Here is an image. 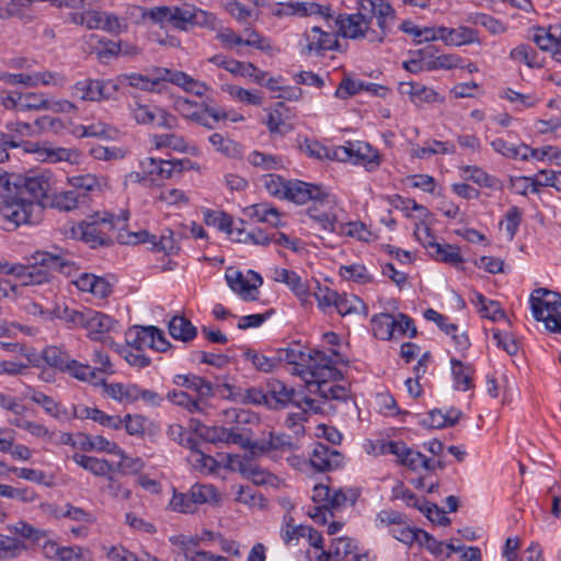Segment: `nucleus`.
<instances>
[{"label":"nucleus","mask_w":561,"mask_h":561,"mask_svg":"<svg viewBox=\"0 0 561 561\" xmlns=\"http://www.w3.org/2000/svg\"><path fill=\"white\" fill-rule=\"evenodd\" d=\"M42 358L51 368L68 374L78 380H89L94 375L89 364H83L72 358L61 346L49 345L42 352Z\"/></svg>","instance_id":"423d86ee"},{"label":"nucleus","mask_w":561,"mask_h":561,"mask_svg":"<svg viewBox=\"0 0 561 561\" xmlns=\"http://www.w3.org/2000/svg\"><path fill=\"white\" fill-rule=\"evenodd\" d=\"M186 32L190 27L201 26L214 28L216 18L213 13L202 10L195 5L186 4Z\"/></svg>","instance_id":"09e8293b"},{"label":"nucleus","mask_w":561,"mask_h":561,"mask_svg":"<svg viewBox=\"0 0 561 561\" xmlns=\"http://www.w3.org/2000/svg\"><path fill=\"white\" fill-rule=\"evenodd\" d=\"M144 16L161 27L172 26L175 30L186 32V4L158 5L145 12Z\"/></svg>","instance_id":"9b49d317"},{"label":"nucleus","mask_w":561,"mask_h":561,"mask_svg":"<svg viewBox=\"0 0 561 561\" xmlns=\"http://www.w3.org/2000/svg\"><path fill=\"white\" fill-rule=\"evenodd\" d=\"M28 264H9L0 261V275H12L23 286L48 282L54 272L70 273L71 264L65 257L48 252H36Z\"/></svg>","instance_id":"7ed1b4c3"},{"label":"nucleus","mask_w":561,"mask_h":561,"mask_svg":"<svg viewBox=\"0 0 561 561\" xmlns=\"http://www.w3.org/2000/svg\"><path fill=\"white\" fill-rule=\"evenodd\" d=\"M339 356L335 350L316 351V357L308 368L297 369V375L306 380L311 393H317L325 400L346 401L350 398V389L336 383L342 379L341 371L333 366Z\"/></svg>","instance_id":"f03ea898"},{"label":"nucleus","mask_w":561,"mask_h":561,"mask_svg":"<svg viewBox=\"0 0 561 561\" xmlns=\"http://www.w3.org/2000/svg\"><path fill=\"white\" fill-rule=\"evenodd\" d=\"M71 459L84 470L91 472L95 477H105L113 471V465L106 459L75 453Z\"/></svg>","instance_id":"4c0bfd02"},{"label":"nucleus","mask_w":561,"mask_h":561,"mask_svg":"<svg viewBox=\"0 0 561 561\" xmlns=\"http://www.w3.org/2000/svg\"><path fill=\"white\" fill-rule=\"evenodd\" d=\"M68 183L75 194H78L82 206H87L94 196H100L107 186L103 178L90 173L68 178Z\"/></svg>","instance_id":"ddd939ff"},{"label":"nucleus","mask_w":561,"mask_h":561,"mask_svg":"<svg viewBox=\"0 0 561 561\" xmlns=\"http://www.w3.org/2000/svg\"><path fill=\"white\" fill-rule=\"evenodd\" d=\"M249 274L252 277V283L239 271H228L226 279L231 290L240 295L242 299L255 300L257 297L253 293L263 284V278L253 271H250Z\"/></svg>","instance_id":"2eb2a0df"},{"label":"nucleus","mask_w":561,"mask_h":561,"mask_svg":"<svg viewBox=\"0 0 561 561\" xmlns=\"http://www.w3.org/2000/svg\"><path fill=\"white\" fill-rule=\"evenodd\" d=\"M208 140L218 152L228 158L238 159L242 157L241 145L232 139L224 137V135L219 133L210 135Z\"/></svg>","instance_id":"3c124183"},{"label":"nucleus","mask_w":561,"mask_h":561,"mask_svg":"<svg viewBox=\"0 0 561 561\" xmlns=\"http://www.w3.org/2000/svg\"><path fill=\"white\" fill-rule=\"evenodd\" d=\"M332 158L364 165L369 172L377 170L381 163L378 150L363 141H347L344 146L332 148Z\"/></svg>","instance_id":"0eeeda50"},{"label":"nucleus","mask_w":561,"mask_h":561,"mask_svg":"<svg viewBox=\"0 0 561 561\" xmlns=\"http://www.w3.org/2000/svg\"><path fill=\"white\" fill-rule=\"evenodd\" d=\"M358 499V492L353 489L334 490L331 492L329 506L331 510H340L342 507L352 506Z\"/></svg>","instance_id":"774afa93"},{"label":"nucleus","mask_w":561,"mask_h":561,"mask_svg":"<svg viewBox=\"0 0 561 561\" xmlns=\"http://www.w3.org/2000/svg\"><path fill=\"white\" fill-rule=\"evenodd\" d=\"M316 351L307 352L306 346L300 342H291L286 347L278 348L277 354L279 364L286 362L295 366V374H297V369L308 368L310 363L313 362Z\"/></svg>","instance_id":"aec40b11"},{"label":"nucleus","mask_w":561,"mask_h":561,"mask_svg":"<svg viewBox=\"0 0 561 561\" xmlns=\"http://www.w3.org/2000/svg\"><path fill=\"white\" fill-rule=\"evenodd\" d=\"M248 214L259 222H267L277 227L280 222V215L277 208L266 203L254 204L248 207Z\"/></svg>","instance_id":"de8ad7c7"},{"label":"nucleus","mask_w":561,"mask_h":561,"mask_svg":"<svg viewBox=\"0 0 561 561\" xmlns=\"http://www.w3.org/2000/svg\"><path fill=\"white\" fill-rule=\"evenodd\" d=\"M288 181L289 180H285L283 176L274 173L263 175L262 178V183L266 192L278 199H286Z\"/></svg>","instance_id":"680f3d73"},{"label":"nucleus","mask_w":561,"mask_h":561,"mask_svg":"<svg viewBox=\"0 0 561 561\" xmlns=\"http://www.w3.org/2000/svg\"><path fill=\"white\" fill-rule=\"evenodd\" d=\"M188 491L196 507L203 504H216L220 500L217 489L211 484L195 483Z\"/></svg>","instance_id":"8fccbe9b"},{"label":"nucleus","mask_w":561,"mask_h":561,"mask_svg":"<svg viewBox=\"0 0 561 561\" xmlns=\"http://www.w3.org/2000/svg\"><path fill=\"white\" fill-rule=\"evenodd\" d=\"M89 308L75 309L68 306H56L53 309L54 318L62 320L70 329H84Z\"/></svg>","instance_id":"37998d69"},{"label":"nucleus","mask_w":561,"mask_h":561,"mask_svg":"<svg viewBox=\"0 0 561 561\" xmlns=\"http://www.w3.org/2000/svg\"><path fill=\"white\" fill-rule=\"evenodd\" d=\"M27 396L33 402L41 405L44 409V411L54 419L58 421L70 420V413L61 403L57 402L54 398L35 389H30Z\"/></svg>","instance_id":"72a5a7b5"},{"label":"nucleus","mask_w":561,"mask_h":561,"mask_svg":"<svg viewBox=\"0 0 561 561\" xmlns=\"http://www.w3.org/2000/svg\"><path fill=\"white\" fill-rule=\"evenodd\" d=\"M460 171L467 180H471L480 187H486L495 191L502 190V182L494 175L489 174L478 165H463Z\"/></svg>","instance_id":"ea45409f"},{"label":"nucleus","mask_w":561,"mask_h":561,"mask_svg":"<svg viewBox=\"0 0 561 561\" xmlns=\"http://www.w3.org/2000/svg\"><path fill=\"white\" fill-rule=\"evenodd\" d=\"M287 185L286 199L298 205H304L309 202L312 204L327 191V188L321 185L300 180H289Z\"/></svg>","instance_id":"6ab92c4d"},{"label":"nucleus","mask_w":561,"mask_h":561,"mask_svg":"<svg viewBox=\"0 0 561 561\" xmlns=\"http://www.w3.org/2000/svg\"><path fill=\"white\" fill-rule=\"evenodd\" d=\"M398 91L402 95H408L410 101L415 105L444 101V98H442L434 89L428 88L421 82H400Z\"/></svg>","instance_id":"5701e85b"},{"label":"nucleus","mask_w":561,"mask_h":561,"mask_svg":"<svg viewBox=\"0 0 561 561\" xmlns=\"http://www.w3.org/2000/svg\"><path fill=\"white\" fill-rule=\"evenodd\" d=\"M116 324L117 321L105 313L93 309L87 311L84 330L87 331L88 337L93 341H104L107 334L115 330Z\"/></svg>","instance_id":"a211bd4d"},{"label":"nucleus","mask_w":561,"mask_h":561,"mask_svg":"<svg viewBox=\"0 0 561 561\" xmlns=\"http://www.w3.org/2000/svg\"><path fill=\"white\" fill-rule=\"evenodd\" d=\"M450 365L455 389L459 391H468L473 388V366L471 364L462 363L457 358H451Z\"/></svg>","instance_id":"c9c22d12"},{"label":"nucleus","mask_w":561,"mask_h":561,"mask_svg":"<svg viewBox=\"0 0 561 561\" xmlns=\"http://www.w3.org/2000/svg\"><path fill=\"white\" fill-rule=\"evenodd\" d=\"M300 405L296 401V391L285 382L273 379L266 385V407L273 410L286 408L288 404Z\"/></svg>","instance_id":"4468645a"},{"label":"nucleus","mask_w":561,"mask_h":561,"mask_svg":"<svg viewBox=\"0 0 561 561\" xmlns=\"http://www.w3.org/2000/svg\"><path fill=\"white\" fill-rule=\"evenodd\" d=\"M163 68H156L149 75L141 73H125L122 75L119 80V85L122 83H127L129 87L142 90V91H159L160 87L163 82H167V76L162 75L160 71Z\"/></svg>","instance_id":"412c9836"},{"label":"nucleus","mask_w":561,"mask_h":561,"mask_svg":"<svg viewBox=\"0 0 561 561\" xmlns=\"http://www.w3.org/2000/svg\"><path fill=\"white\" fill-rule=\"evenodd\" d=\"M332 561H369L366 552H360L353 539L340 537L331 543Z\"/></svg>","instance_id":"b1692460"},{"label":"nucleus","mask_w":561,"mask_h":561,"mask_svg":"<svg viewBox=\"0 0 561 561\" xmlns=\"http://www.w3.org/2000/svg\"><path fill=\"white\" fill-rule=\"evenodd\" d=\"M359 10L368 11L371 16H376L380 30L391 32L397 15L389 0H359Z\"/></svg>","instance_id":"dca6fc26"},{"label":"nucleus","mask_w":561,"mask_h":561,"mask_svg":"<svg viewBox=\"0 0 561 561\" xmlns=\"http://www.w3.org/2000/svg\"><path fill=\"white\" fill-rule=\"evenodd\" d=\"M7 173L0 174V217L7 230H14L20 225H35L41 220L42 201L53 187L49 171H37L25 178Z\"/></svg>","instance_id":"f257e3e1"},{"label":"nucleus","mask_w":561,"mask_h":561,"mask_svg":"<svg viewBox=\"0 0 561 561\" xmlns=\"http://www.w3.org/2000/svg\"><path fill=\"white\" fill-rule=\"evenodd\" d=\"M396 324L394 316L388 312L374 314L370 319L373 334L381 341L396 339Z\"/></svg>","instance_id":"e433bc0d"},{"label":"nucleus","mask_w":561,"mask_h":561,"mask_svg":"<svg viewBox=\"0 0 561 561\" xmlns=\"http://www.w3.org/2000/svg\"><path fill=\"white\" fill-rule=\"evenodd\" d=\"M533 317L547 330L561 333V295L547 288L535 289L529 297Z\"/></svg>","instance_id":"39448f33"},{"label":"nucleus","mask_w":561,"mask_h":561,"mask_svg":"<svg viewBox=\"0 0 561 561\" xmlns=\"http://www.w3.org/2000/svg\"><path fill=\"white\" fill-rule=\"evenodd\" d=\"M423 233L425 234V240L422 239L420 233H417V238L422 241L424 248L428 251V254L433 259L455 267H458L463 263L465 260L461 255L459 247L436 242L434 237L431 236V230L428 227H424Z\"/></svg>","instance_id":"f8f14e48"},{"label":"nucleus","mask_w":561,"mask_h":561,"mask_svg":"<svg viewBox=\"0 0 561 561\" xmlns=\"http://www.w3.org/2000/svg\"><path fill=\"white\" fill-rule=\"evenodd\" d=\"M128 217L127 210H122L117 216L107 211H96L79 224L81 239L91 248L107 247L113 242L111 233L115 229H124Z\"/></svg>","instance_id":"20e7f679"},{"label":"nucleus","mask_w":561,"mask_h":561,"mask_svg":"<svg viewBox=\"0 0 561 561\" xmlns=\"http://www.w3.org/2000/svg\"><path fill=\"white\" fill-rule=\"evenodd\" d=\"M247 160L253 167L264 171L279 170L283 168V161L279 157L257 150L250 152Z\"/></svg>","instance_id":"4d7b16f0"},{"label":"nucleus","mask_w":561,"mask_h":561,"mask_svg":"<svg viewBox=\"0 0 561 561\" xmlns=\"http://www.w3.org/2000/svg\"><path fill=\"white\" fill-rule=\"evenodd\" d=\"M118 239L121 243L125 244L149 243L152 251L164 253L168 252V249L172 243L170 238H158L154 234H150L147 230H140L138 232H130L126 234L119 233Z\"/></svg>","instance_id":"a878e982"},{"label":"nucleus","mask_w":561,"mask_h":561,"mask_svg":"<svg viewBox=\"0 0 561 561\" xmlns=\"http://www.w3.org/2000/svg\"><path fill=\"white\" fill-rule=\"evenodd\" d=\"M297 448L296 442L293 439L290 435L284 433H273L268 434V438L263 440L262 449H273V450H282V451H290Z\"/></svg>","instance_id":"0e129e2a"},{"label":"nucleus","mask_w":561,"mask_h":561,"mask_svg":"<svg viewBox=\"0 0 561 561\" xmlns=\"http://www.w3.org/2000/svg\"><path fill=\"white\" fill-rule=\"evenodd\" d=\"M561 35V25H550L548 27H534L529 38L543 51L551 53L558 48V38Z\"/></svg>","instance_id":"473e14b6"},{"label":"nucleus","mask_w":561,"mask_h":561,"mask_svg":"<svg viewBox=\"0 0 561 561\" xmlns=\"http://www.w3.org/2000/svg\"><path fill=\"white\" fill-rule=\"evenodd\" d=\"M125 340L129 346L142 351L151 348L158 352H165L171 346L163 332L153 325L133 327L127 330Z\"/></svg>","instance_id":"9d476101"},{"label":"nucleus","mask_w":561,"mask_h":561,"mask_svg":"<svg viewBox=\"0 0 561 561\" xmlns=\"http://www.w3.org/2000/svg\"><path fill=\"white\" fill-rule=\"evenodd\" d=\"M7 530L11 534L20 536L23 539H28L33 542H38L46 536V533L38 529L25 520H19L15 524L8 525Z\"/></svg>","instance_id":"69168bd1"},{"label":"nucleus","mask_w":561,"mask_h":561,"mask_svg":"<svg viewBox=\"0 0 561 561\" xmlns=\"http://www.w3.org/2000/svg\"><path fill=\"white\" fill-rule=\"evenodd\" d=\"M339 46L337 35L333 32H324L319 26L307 28L299 39L298 47L304 56H324L329 50Z\"/></svg>","instance_id":"1a4fd4ad"},{"label":"nucleus","mask_w":561,"mask_h":561,"mask_svg":"<svg viewBox=\"0 0 561 561\" xmlns=\"http://www.w3.org/2000/svg\"><path fill=\"white\" fill-rule=\"evenodd\" d=\"M195 433L205 442L211 444L227 443L244 445V437L242 434L222 426H207L203 423H198V427H195Z\"/></svg>","instance_id":"4be33fe9"},{"label":"nucleus","mask_w":561,"mask_h":561,"mask_svg":"<svg viewBox=\"0 0 561 561\" xmlns=\"http://www.w3.org/2000/svg\"><path fill=\"white\" fill-rule=\"evenodd\" d=\"M510 58L519 64H524L529 68H540L541 64L538 59V53L528 44H520L513 48Z\"/></svg>","instance_id":"6e6d98bb"},{"label":"nucleus","mask_w":561,"mask_h":561,"mask_svg":"<svg viewBox=\"0 0 561 561\" xmlns=\"http://www.w3.org/2000/svg\"><path fill=\"white\" fill-rule=\"evenodd\" d=\"M274 280L286 284L301 300H305L309 296L308 285L294 271L276 268L274 271Z\"/></svg>","instance_id":"58836bf2"},{"label":"nucleus","mask_w":561,"mask_h":561,"mask_svg":"<svg viewBox=\"0 0 561 561\" xmlns=\"http://www.w3.org/2000/svg\"><path fill=\"white\" fill-rule=\"evenodd\" d=\"M491 147L493 150L501 156L514 159V160H522L527 161V145L526 144H518L514 145L508 141H506L503 138H495L491 141Z\"/></svg>","instance_id":"a18cd8bd"},{"label":"nucleus","mask_w":561,"mask_h":561,"mask_svg":"<svg viewBox=\"0 0 561 561\" xmlns=\"http://www.w3.org/2000/svg\"><path fill=\"white\" fill-rule=\"evenodd\" d=\"M169 333L174 340L184 343L193 341L197 335V329L183 316H174L168 324Z\"/></svg>","instance_id":"79ce46f5"},{"label":"nucleus","mask_w":561,"mask_h":561,"mask_svg":"<svg viewBox=\"0 0 561 561\" xmlns=\"http://www.w3.org/2000/svg\"><path fill=\"white\" fill-rule=\"evenodd\" d=\"M283 108H285V104L279 102L267 113L265 125L271 134L285 135L291 130V126L284 121Z\"/></svg>","instance_id":"603ef678"},{"label":"nucleus","mask_w":561,"mask_h":561,"mask_svg":"<svg viewBox=\"0 0 561 561\" xmlns=\"http://www.w3.org/2000/svg\"><path fill=\"white\" fill-rule=\"evenodd\" d=\"M173 382L176 386L195 391L199 400L215 396L213 383L207 379L194 374L175 375Z\"/></svg>","instance_id":"7c9ffc66"},{"label":"nucleus","mask_w":561,"mask_h":561,"mask_svg":"<svg viewBox=\"0 0 561 561\" xmlns=\"http://www.w3.org/2000/svg\"><path fill=\"white\" fill-rule=\"evenodd\" d=\"M167 398L169 401L179 407L184 408L190 413H202L204 411L202 400L194 399L188 393L182 390L169 391Z\"/></svg>","instance_id":"bf43d9fd"},{"label":"nucleus","mask_w":561,"mask_h":561,"mask_svg":"<svg viewBox=\"0 0 561 561\" xmlns=\"http://www.w3.org/2000/svg\"><path fill=\"white\" fill-rule=\"evenodd\" d=\"M103 388L106 396L121 403H131L137 401L138 386L135 383H106L103 381Z\"/></svg>","instance_id":"a19ab883"},{"label":"nucleus","mask_w":561,"mask_h":561,"mask_svg":"<svg viewBox=\"0 0 561 561\" xmlns=\"http://www.w3.org/2000/svg\"><path fill=\"white\" fill-rule=\"evenodd\" d=\"M440 41L449 46H462L479 42L478 31L469 26L450 28L440 26Z\"/></svg>","instance_id":"2f4dec72"},{"label":"nucleus","mask_w":561,"mask_h":561,"mask_svg":"<svg viewBox=\"0 0 561 561\" xmlns=\"http://www.w3.org/2000/svg\"><path fill=\"white\" fill-rule=\"evenodd\" d=\"M221 90L239 102L251 105H261L263 102V99L259 93H253L234 84H222Z\"/></svg>","instance_id":"338daca9"},{"label":"nucleus","mask_w":561,"mask_h":561,"mask_svg":"<svg viewBox=\"0 0 561 561\" xmlns=\"http://www.w3.org/2000/svg\"><path fill=\"white\" fill-rule=\"evenodd\" d=\"M336 208V196L327 190L307 208V215L321 230L332 233L339 226Z\"/></svg>","instance_id":"6e6552de"},{"label":"nucleus","mask_w":561,"mask_h":561,"mask_svg":"<svg viewBox=\"0 0 561 561\" xmlns=\"http://www.w3.org/2000/svg\"><path fill=\"white\" fill-rule=\"evenodd\" d=\"M27 549L23 540L0 534V558L15 559Z\"/></svg>","instance_id":"13d9d810"},{"label":"nucleus","mask_w":561,"mask_h":561,"mask_svg":"<svg viewBox=\"0 0 561 561\" xmlns=\"http://www.w3.org/2000/svg\"><path fill=\"white\" fill-rule=\"evenodd\" d=\"M204 221L207 226L215 227L221 232H226L229 236L233 234V219L227 213L207 209L204 211Z\"/></svg>","instance_id":"5fc2aeb1"},{"label":"nucleus","mask_w":561,"mask_h":561,"mask_svg":"<svg viewBox=\"0 0 561 561\" xmlns=\"http://www.w3.org/2000/svg\"><path fill=\"white\" fill-rule=\"evenodd\" d=\"M151 142L156 149H171L179 152H188L190 146L185 138L178 134H158L153 135Z\"/></svg>","instance_id":"49530a36"},{"label":"nucleus","mask_w":561,"mask_h":561,"mask_svg":"<svg viewBox=\"0 0 561 561\" xmlns=\"http://www.w3.org/2000/svg\"><path fill=\"white\" fill-rule=\"evenodd\" d=\"M393 496L398 500H402L408 506L419 510L427 518H432V513H436L440 516L436 504L430 503L424 499H419L410 489L405 488L403 483H399L393 488Z\"/></svg>","instance_id":"c756f323"},{"label":"nucleus","mask_w":561,"mask_h":561,"mask_svg":"<svg viewBox=\"0 0 561 561\" xmlns=\"http://www.w3.org/2000/svg\"><path fill=\"white\" fill-rule=\"evenodd\" d=\"M398 445L402 447L400 448V451L396 454L397 461L400 465L405 466L413 471H417L420 469H425L427 471L435 470V466L432 463L431 458H427L420 451L409 448L402 440H399Z\"/></svg>","instance_id":"bb28decb"},{"label":"nucleus","mask_w":561,"mask_h":561,"mask_svg":"<svg viewBox=\"0 0 561 561\" xmlns=\"http://www.w3.org/2000/svg\"><path fill=\"white\" fill-rule=\"evenodd\" d=\"M160 72L167 76V82H171L182 88L187 93H192L196 96H203L208 91V87L206 83L192 78L183 71H172L170 69H162Z\"/></svg>","instance_id":"c85d7f7f"},{"label":"nucleus","mask_w":561,"mask_h":561,"mask_svg":"<svg viewBox=\"0 0 561 561\" xmlns=\"http://www.w3.org/2000/svg\"><path fill=\"white\" fill-rule=\"evenodd\" d=\"M244 358L252 363V365L262 373H272L279 365L278 354L275 356H266L254 350H247L243 354Z\"/></svg>","instance_id":"864d4df0"},{"label":"nucleus","mask_w":561,"mask_h":561,"mask_svg":"<svg viewBox=\"0 0 561 561\" xmlns=\"http://www.w3.org/2000/svg\"><path fill=\"white\" fill-rule=\"evenodd\" d=\"M343 459L340 451L322 443H317L310 455L311 466L321 472L340 468Z\"/></svg>","instance_id":"f3484780"},{"label":"nucleus","mask_w":561,"mask_h":561,"mask_svg":"<svg viewBox=\"0 0 561 561\" xmlns=\"http://www.w3.org/2000/svg\"><path fill=\"white\" fill-rule=\"evenodd\" d=\"M368 20L369 15L359 11L353 14H340L336 18V24L342 36L358 39L363 35V31L367 28Z\"/></svg>","instance_id":"393cba45"},{"label":"nucleus","mask_w":561,"mask_h":561,"mask_svg":"<svg viewBox=\"0 0 561 561\" xmlns=\"http://www.w3.org/2000/svg\"><path fill=\"white\" fill-rule=\"evenodd\" d=\"M141 167L147 174L156 176L158 180H168L175 175L173 160L146 158L141 162Z\"/></svg>","instance_id":"c03bdc74"},{"label":"nucleus","mask_w":561,"mask_h":561,"mask_svg":"<svg viewBox=\"0 0 561 561\" xmlns=\"http://www.w3.org/2000/svg\"><path fill=\"white\" fill-rule=\"evenodd\" d=\"M227 391L226 398L236 402L252 403V404H264L266 405V390H262L256 387H251L245 390L231 386L229 383L222 385Z\"/></svg>","instance_id":"f704fd0d"},{"label":"nucleus","mask_w":561,"mask_h":561,"mask_svg":"<svg viewBox=\"0 0 561 561\" xmlns=\"http://www.w3.org/2000/svg\"><path fill=\"white\" fill-rule=\"evenodd\" d=\"M456 146L451 141H440L436 139H427L423 146L412 144L410 156L415 159H428L437 154H455Z\"/></svg>","instance_id":"cd10ccee"},{"label":"nucleus","mask_w":561,"mask_h":561,"mask_svg":"<svg viewBox=\"0 0 561 561\" xmlns=\"http://www.w3.org/2000/svg\"><path fill=\"white\" fill-rule=\"evenodd\" d=\"M399 440H386L382 438L379 439H367L364 443V449L367 454L374 455V456H380V455H394L400 451V448H402L400 445H398Z\"/></svg>","instance_id":"052dcab7"},{"label":"nucleus","mask_w":561,"mask_h":561,"mask_svg":"<svg viewBox=\"0 0 561 561\" xmlns=\"http://www.w3.org/2000/svg\"><path fill=\"white\" fill-rule=\"evenodd\" d=\"M530 158L538 161L547 160L549 163L561 167V149L554 146H543L541 148H531L527 145V160Z\"/></svg>","instance_id":"e2e57ef3"}]
</instances>
